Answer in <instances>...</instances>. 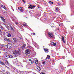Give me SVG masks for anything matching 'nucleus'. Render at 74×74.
<instances>
[{
  "mask_svg": "<svg viewBox=\"0 0 74 74\" xmlns=\"http://www.w3.org/2000/svg\"><path fill=\"white\" fill-rule=\"evenodd\" d=\"M25 54L26 55H28L30 54V49H27L25 51Z\"/></svg>",
  "mask_w": 74,
  "mask_h": 74,
  "instance_id": "1",
  "label": "nucleus"
},
{
  "mask_svg": "<svg viewBox=\"0 0 74 74\" xmlns=\"http://www.w3.org/2000/svg\"><path fill=\"white\" fill-rule=\"evenodd\" d=\"M19 51L18 50H16L13 52V54H14V55H18V54H19Z\"/></svg>",
  "mask_w": 74,
  "mask_h": 74,
  "instance_id": "2",
  "label": "nucleus"
},
{
  "mask_svg": "<svg viewBox=\"0 0 74 74\" xmlns=\"http://www.w3.org/2000/svg\"><path fill=\"white\" fill-rule=\"evenodd\" d=\"M35 8V6L30 5L28 7V8H31V9H34Z\"/></svg>",
  "mask_w": 74,
  "mask_h": 74,
  "instance_id": "3",
  "label": "nucleus"
},
{
  "mask_svg": "<svg viewBox=\"0 0 74 74\" xmlns=\"http://www.w3.org/2000/svg\"><path fill=\"white\" fill-rule=\"evenodd\" d=\"M48 34H49V36L50 38H53V35L50 32H48Z\"/></svg>",
  "mask_w": 74,
  "mask_h": 74,
  "instance_id": "4",
  "label": "nucleus"
},
{
  "mask_svg": "<svg viewBox=\"0 0 74 74\" xmlns=\"http://www.w3.org/2000/svg\"><path fill=\"white\" fill-rule=\"evenodd\" d=\"M18 9L19 11L20 12H23V10L22 9V7H19L18 8Z\"/></svg>",
  "mask_w": 74,
  "mask_h": 74,
  "instance_id": "5",
  "label": "nucleus"
},
{
  "mask_svg": "<svg viewBox=\"0 0 74 74\" xmlns=\"http://www.w3.org/2000/svg\"><path fill=\"white\" fill-rule=\"evenodd\" d=\"M0 33H1V32H3V30H4V29H5L3 27H2V26H0Z\"/></svg>",
  "mask_w": 74,
  "mask_h": 74,
  "instance_id": "6",
  "label": "nucleus"
},
{
  "mask_svg": "<svg viewBox=\"0 0 74 74\" xmlns=\"http://www.w3.org/2000/svg\"><path fill=\"white\" fill-rule=\"evenodd\" d=\"M7 47L8 48H12V44L10 43H8L7 45Z\"/></svg>",
  "mask_w": 74,
  "mask_h": 74,
  "instance_id": "7",
  "label": "nucleus"
},
{
  "mask_svg": "<svg viewBox=\"0 0 74 74\" xmlns=\"http://www.w3.org/2000/svg\"><path fill=\"white\" fill-rule=\"evenodd\" d=\"M6 56L7 58H13V56H12V55H6Z\"/></svg>",
  "mask_w": 74,
  "mask_h": 74,
  "instance_id": "8",
  "label": "nucleus"
},
{
  "mask_svg": "<svg viewBox=\"0 0 74 74\" xmlns=\"http://www.w3.org/2000/svg\"><path fill=\"white\" fill-rule=\"evenodd\" d=\"M13 42L14 43H17L18 42V41H17L16 39L15 38H13Z\"/></svg>",
  "mask_w": 74,
  "mask_h": 74,
  "instance_id": "9",
  "label": "nucleus"
},
{
  "mask_svg": "<svg viewBox=\"0 0 74 74\" xmlns=\"http://www.w3.org/2000/svg\"><path fill=\"white\" fill-rule=\"evenodd\" d=\"M0 63L2 65H3L4 66H5L4 63L3 62H1V61H0Z\"/></svg>",
  "mask_w": 74,
  "mask_h": 74,
  "instance_id": "10",
  "label": "nucleus"
},
{
  "mask_svg": "<svg viewBox=\"0 0 74 74\" xmlns=\"http://www.w3.org/2000/svg\"><path fill=\"white\" fill-rule=\"evenodd\" d=\"M37 69H38V70H39V71H41V68H40V66H37Z\"/></svg>",
  "mask_w": 74,
  "mask_h": 74,
  "instance_id": "11",
  "label": "nucleus"
},
{
  "mask_svg": "<svg viewBox=\"0 0 74 74\" xmlns=\"http://www.w3.org/2000/svg\"><path fill=\"white\" fill-rule=\"evenodd\" d=\"M25 46H26V45L25 44H23V46L21 47V48L22 49H24L25 48Z\"/></svg>",
  "mask_w": 74,
  "mask_h": 74,
  "instance_id": "12",
  "label": "nucleus"
},
{
  "mask_svg": "<svg viewBox=\"0 0 74 74\" xmlns=\"http://www.w3.org/2000/svg\"><path fill=\"white\" fill-rule=\"evenodd\" d=\"M62 40L63 42L64 43H65V41H64V37L62 36Z\"/></svg>",
  "mask_w": 74,
  "mask_h": 74,
  "instance_id": "13",
  "label": "nucleus"
},
{
  "mask_svg": "<svg viewBox=\"0 0 74 74\" xmlns=\"http://www.w3.org/2000/svg\"><path fill=\"white\" fill-rule=\"evenodd\" d=\"M52 45H54L55 46L56 45V43L55 42H52L51 43Z\"/></svg>",
  "mask_w": 74,
  "mask_h": 74,
  "instance_id": "14",
  "label": "nucleus"
},
{
  "mask_svg": "<svg viewBox=\"0 0 74 74\" xmlns=\"http://www.w3.org/2000/svg\"><path fill=\"white\" fill-rule=\"evenodd\" d=\"M4 39L5 41H10V40L9 39L6 38H4Z\"/></svg>",
  "mask_w": 74,
  "mask_h": 74,
  "instance_id": "15",
  "label": "nucleus"
},
{
  "mask_svg": "<svg viewBox=\"0 0 74 74\" xmlns=\"http://www.w3.org/2000/svg\"><path fill=\"white\" fill-rule=\"evenodd\" d=\"M44 50L45 51V52H46V53H48V50L45 49H44Z\"/></svg>",
  "mask_w": 74,
  "mask_h": 74,
  "instance_id": "16",
  "label": "nucleus"
},
{
  "mask_svg": "<svg viewBox=\"0 0 74 74\" xmlns=\"http://www.w3.org/2000/svg\"><path fill=\"white\" fill-rule=\"evenodd\" d=\"M29 61H30V62H31V63L33 64V63H34V61L33 60H31V59H29Z\"/></svg>",
  "mask_w": 74,
  "mask_h": 74,
  "instance_id": "17",
  "label": "nucleus"
},
{
  "mask_svg": "<svg viewBox=\"0 0 74 74\" xmlns=\"http://www.w3.org/2000/svg\"><path fill=\"white\" fill-rule=\"evenodd\" d=\"M35 63L36 64H38V60H36L35 61Z\"/></svg>",
  "mask_w": 74,
  "mask_h": 74,
  "instance_id": "18",
  "label": "nucleus"
},
{
  "mask_svg": "<svg viewBox=\"0 0 74 74\" xmlns=\"http://www.w3.org/2000/svg\"><path fill=\"white\" fill-rule=\"evenodd\" d=\"M10 27L11 29V30H12V31H14V29H13V28H12V27L10 25Z\"/></svg>",
  "mask_w": 74,
  "mask_h": 74,
  "instance_id": "19",
  "label": "nucleus"
},
{
  "mask_svg": "<svg viewBox=\"0 0 74 74\" xmlns=\"http://www.w3.org/2000/svg\"><path fill=\"white\" fill-rule=\"evenodd\" d=\"M7 36L8 37H11V34L8 33L7 35Z\"/></svg>",
  "mask_w": 74,
  "mask_h": 74,
  "instance_id": "20",
  "label": "nucleus"
},
{
  "mask_svg": "<svg viewBox=\"0 0 74 74\" xmlns=\"http://www.w3.org/2000/svg\"><path fill=\"white\" fill-rule=\"evenodd\" d=\"M0 18H1V19L2 20L4 19V17H2V16H0Z\"/></svg>",
  "mask_w": 74,
  "mask_h": 74,
  "instance_id": "21",
  "label": "nucleus"
},
{
  "mask_svg": "<svg viewBox=\"0 0 74 74\" xmlns=\"http://www.w3.org/2000/svg\"><path fill=\"white\" fill-rule=\"evenodd\" d=\"M4 25H5V26L6 27H7V28H8V26L7 25L4 24Z\"/></svg>",
  "mask_w": 74,
  "mask_h": 74,
  "instance_id": "22",
  "label": "nucleus"
},
{
  "mask_svg": "<svg viewBox=\"0 0 74 74\" xmlns=\"http://www.w3.org/2000/svg\"><path fill=\"white\" fill-rule=\"evenodd\" d=\"M5 74H10V72H8L5 73Z\"/></svg>",
  "mask_w": 74,
  "mask_h": 74,
  "instance_id": "23",
  "label": "nucleus"
},
{
  "mask_svg": "<svg viewBox=\"0 0 74 74\" xmlns=\"http://www.w3.org/2000/svg\"><path fill=\"white\" fill-rule=\"evenodd\" d=\"M46 62H43L42 63V64H44H44H45V63H46Z\"/></svg>",
  "mask_w": 74,
  "mask_h": 74,
  "instance_id": "24",
  "label": "nucleus"
},
{
  "mask_svg": "<svg viewBox=\"0 0 74 74\" xmlns=\"http://www.w3.org/2000/svg\"><path fill=\"white\" fill-rule=\"evenodd\" d=\"M49 2L50 3V4H53V2H51V1H50Z\"/></svg>",
  "mask_w": 74,
  "mask_h": 74,
  "instance_id": "25",
  "label": "nucleus"
},
{
  "mask_svg": "<svg viewBox=\"0 0 74 74\" xmlns=\"http://www.w3.org/2000/svg\"><path fill=\"white\" fill-rule=\"evenodd\" d=\"M23 25H24L25 26H27V24L26 23H24Z\"/></svg>",
  "mask_w": 74,
  "mask_h": 74,
  "instance_id": "26",
  "label": "nucleus"
},
{
  "mask_svg": "<svg viewBox=\"0 0 74 74\" xmlns=\"http://www.w3.org/2000/svg\"><path fill=\"white\" fill-rule=\"evenodd\" d=\"M2 21H3L5 23V19H4L2 20Z\"/></svg>",
  "mask_w": 74,
  "mask_h": 74,
  "instance_id": "27",
  "label": "nucleus"
},
{
  "mask_svg": "<svg viewBox=\"0 0 74 74\" xmlns=\"http://www.w3.org/2000/svg\"><path fill=\"white\" fill-rule=\"evenodd\" d=\"M47 57H48L49 59L50 58V56L49 55L47 56Z\"/></svg>",
  "mask_w": 74,
  "mask_h": 74,
  "instance_id": "28",
  "label": "nucleus"
},
{
  "mask_svg": "<svg viewBox=\"0 0 74 74\" xmlns=\"http://www.w3.org/2000/svg\"><path fill=\"white\" fill-rule=\"evenodd\" d=\"M5 63H7L8 62V61L7 60H5Z\"/></svg>",
  "mask_w": 74,
  "mask_h": 74,
  "instance_id": "29",
  "label": "nucleus"
},
{
  "mask_svg": "<svg viewBox=\"0 0 74 74\" xmlns=\"http://www.w3.org/2000/svg\"><path fill=\"white\" fill-rule=\"evenodd\" d=\"M6 63H7V64H8L9 65H10V63H9L8 62H7Z\"/></svg>",
  "mask_w": 74,
  "mask_h": 74,
  "instance_id": "30",
  "label": "nucleus"
},
{
  "mask_svg": "<svg viewBox=\"0 0 74 74\" xmlns=\"http://www.w3.org/2000/svg\"><path fill=\"white\" fill-rule=\"evenodd\" d=\"M6 63H7V64H8L9 65H10V63H9L8 62H7Z\"/></svg>",
  "mask_w": 74,
  "mask_h": 74,
  "instance_id": "31",
  "label": "nucleus"
},
{
  "mask_svg": "<svg viewBox=\"0 0 74 74\" xmlns=\"http://www.w3.org/2000/svg\"><path fill=\"white\" fill-rule=\"evenodd\" d=\"M49 58L48 57H47L45 59V60H46V59H49Z\"/></svg>",
  "mask_w": 74,
  "mask_h": 74,
  "instance_id": "32",
  "label": "nucleus"
},
{
  "mask_svg": "<svg viewBox=\"0 0 74 74\" xmlns=\"http://www.w3.org/2000/svg\"><path fill=\"white\" fill-rule=\"evenodd\" d=\"M3 8H4L5 10H6V8L5 7V6H4Z\"/></svg>",
  "mask_w": 74,
  "mask_h": 74,
  "instance_id": "33",
  "label": "nucleus"
},
{
  "mask_svg": "<svg viewBox=\"0 0 74 74\" xmlns=\"http://www.w3.org/2000/svg\"><path fill=\"white\" fill-rule=\"evenodd\" d=\"M56 11H57V10H58V8H56Z\"/></svg>",
  "mask_w": 74,
  "mask_h": 74,
  "instance_id": "34",
  "label": "nucleus"
},
{
  "mask_svg": "<svg viewBox=\"0 0 74 74\" xmlns=\"http://www.w3.org/2000/svg\"><path fill=\"white\" fill-rule=\"evenodd\" d=\"M22 1L23 2H24V3H25V0H22Z\"/></svg>",
  "mask_w": 74,
  "mask_h": 74,
  "instance_id": "35",
  "label": "nucleus"
},
{
  "mask_svg": "<svg viewBox=\"0 0 74 74\" xmlns=\"http://www.w3.org/2000/svg\"><path fill=\"white\" fill-rule=\"evenodd\" d=\"M1 7H3V8L4 7V6H3V5H1Z\"/></svg>",
  "mask_w": 74,
  "mask_h": 74,
  "instance_id": "36",
  "label": "nucleus"
},
{
  "mask_svg": "<svg viewBox=\"0 0 74 74\" xmlns=\"http://www.w3.org/2000/svg\"><path fill=\"white\" fill-rule=\"evenodd\" d=\"M33 35H35L36 34L34 33H33Z\"/></svg>",
  "mask_w": 74,
  "mask_h": 74,
  "instance_id": "37",
  "label": "nucleus"
},
{
  "mask_svg": "<svg viewBox=\"0 0 74 74\" xmlns=\"http://www.w3.org/2000/svg\"><path fill=\"white\" fill-rule=\"evenodd\" d=\"M9 69V68L7 66V69Z\"/></svg>",
  "mask_w": 74,
  "mask_h": 74,
  "instance_id": "38",
  "label": "nucleus"
},
{
  "mask_svg": "<svg viewBox=\"0 0 74 74\" xmlns=\"http://www.w3.org/2000/svg\"><path fill=\"white\" fill-rule=\"evenodd\" d=\"M42 74H45V73H42Z\"/></svg>",
  "mask_w": 74,
  "mask_h": 74,
  "instance_id": "39",
  "label": "nucleus"
},
{
  "mask_svg": "<svg viewBox=\"0 0 74 74\" xmlns=\"http://www.w3.org/2000/svg\"><path fill=\"white\" fill-rule=\"evenodd\" d=\"M58 4H59V5H60V3H58Z\"/></svg>",
  "mask_w": 74,
  "mask_h": 74,
  "instance_id": "40",
  "label": "nucleus"
},
{
  "mask_svg": "<svg viewBox=\"0 0 74 74\" xmlns=\"http://www.w3.org/2000/svg\"><path fill=\"white\" fill-rule=\"evenodd\" d=\"M16 24L17 25H18V23H16Z\"/></svg>",
  "mask_w": 74,
  "mask_h": 74,
  "instance_id": "41",
  "label": "nucleus"
},
{
  "mask_svg": "<svg viewBox=\"0 0 74 74\" xmlns=\"http://www.w3.org/2000/svg\"><path fill=\"white\" fill-rule=\"evenodd\" d=\"M59 26H60V24L59 25Z\"/></svg>",
  "mask_w": 74,
  "mask_h": 74,
  "instance_id": "42",
  "label": "nucleus"
},
{
  "mask_svg": "<svg viewBox=\"0 0 74 74\" xmlns=\"http://www.w3.org/2000/svg\"><path fill=\"white\" fill-rule=\"evenodd\" d=\"M5 45H4V46H5Z\"/></svg>",
  "mask_w": 74,
  "mask_h": 74,
  "instance_id": "43",
  "label": "nucleus"
},
{
  "mask_svg": "<svg viewBox=\"0 0 74 74\" xmlns=\"http://www.w3.org/2000/svg\"><path fill=\"white\" fill-rule=\"evenodd\" d=\"M1 52H0V54H1Z\"/></svg>",
  "mask_w": 74,
  "mask_h": 74,
  "instance_id": "44",
  "label": "nucleus"
},
{
  "mask_svg": "<svg viewBox=\"0 0 74 74\" xmlns=\"http://www.w3.org/2000/svg\"><path fill=\"white\" fill-rule=\"evenodd\" d=\"M39 7H38V8H39Z\"/></svg>",
  "mask_w": 74,
  "mask_h": 74,
  "instance_id": "45",
  "label": "nucleus"
}]
</instances>
